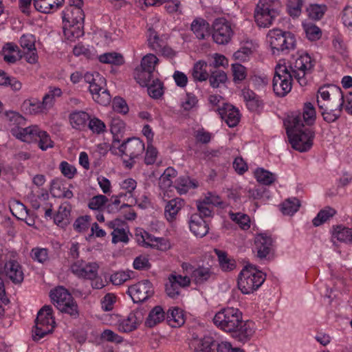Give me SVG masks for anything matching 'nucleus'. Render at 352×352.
Returning a JSON list of instances; mask_svg holds the SVG:
<instances>
[{
	"label": "nucleus",
	"mask_w": 352,
	"mask_h": 352,
	"mask_svg": "<svg viewBox=\"0 0 352 352\" xmlns=\"http://www.w3.org/2000/svg\"><path fill=\"white\" fill-rule=\"evenodd\" d=\"M314 66V61L307 53L293 56L289 65L277 64L272 81L275 94L284 97L289 94L292 90L294 78L300 86L306 85V76L311 72Z\"/></svg>",
	"instance_id": "obj_1"
},
{
	"label": "nucleus",
	"mask_w": 352,
	"mask_h": 352,
	"mask_svg": "<svg viewBox=\"0 0 352 352\" xmlns=\"http://www.w3.org/2000/svg\"><path fill=\"white\" fill-rule=\"evenodd\" d=\"M213 322L219 329L232 333V337L241 342L250 340L254 333V323L243 320L242 313L237 308L221 309L214 315Z\"/></svg>",
	"instance_id": "obj_2"
},
{
	"label": "nucleus",
	"mask_w": 352,
	"mask_h": 352,
	"mask_svg": "<svg viewBox=\"0 0 352 352\" xmlns=\"http://www.w3.org/2000/svg\"><path fill=\"white\" fill-rule=\"evenodd\" d=\"M287 122V134L292 148L300 152L309 151L313 145L315 134L310 128L302 124L301 115H292Z\"/></svg>",
	"instance_id": "obj_3"
},
{
	"label": "nucleus",
	"mask_w": 352,
	"mask_h": 352,
	"mask_svg": "<svg viewBox=\"0 0 352 352\" xmlns=\"http://www.w3.org/2000/svg\"><path fill=\"white\" fill-rule=\"evenodd\" d=\"M282 8L280 0H260L254 11V19L259 27L267 28L280 14Z\"/></svg>",
	"instance_id": "obj_4"
},
{
	"label": "nucleus",
	"mask_w": 352,
	"mask_h": 352,
	"mask_svg": "<svg viewBox=\"0 0 352 352\" xmlns=\"http://www.w3.org/2000/svg\"><path fill=\"white\" fill-rule=\"evenodd\" d=\"M267 38L274 55L288 54L296 47L295 36L290 32L273 29L269 31Z\"/></svg>",
	"instance_id": "obj_5"
},
{
	"label": "nucleus",
	"mask_w": 352,
	"mask_h": 352,
	"mask_svg": "<svg viewBox=\"0 0 352 352\" xmlns=\"http://www.w3.org/2000/svg\"><path fill=\"white\" fill-rule=\"evenodd\" d=\"M266 275L252 265H247L238 277V287L243 294H250L257 290L264 283Z\"/></svg>",
	"instance_id": "obj_6"
},
{
	"label": "nucleus",
	"mask_w": 352,
	"mask_h": 352,
	"mask_svg": "<svg viewBox=\"0 0 352 352\" xmlns=\"http://www.w3.org/2000/svg\"><path fill=\"white\" fill-rule=\"evenodd\" d=\"M50 298L54 306L63 313L76 318L78 308L72 294L63 287H58L50 292Z\"/></svg>",
	"instance_id": "obj_7"
},
{
	"label": "nucleus",
	"mask_w": 352,
	"mask_h": 352,
	"mask_svg": "<svg viewBox=\"0 0 352 352\" xmlns=\"http://www.w3.org/2000/svg\"><path fill=\"white\" fill-rule=\"evenodd\" d=\"M85 80L89 84V90L94 100L101 105H108L111 97L109 91L104 87V79L98 73H96L95 75L87 73L85 75Z\"/></svg>",
	"instance_id": "obj_8"
},
{
	"label": "nucleus",
	"mask_w": 352,
	"mask_h": 352,
	"mask_svg": "<svg viewBox=\"0 0 352 352\" xmlns=\"http://www.w3.org/2000/svg\"><path fill=\"white\" fill-rule=\"evenodd\" d=\"M35 329L32 331L34 340H39L47 334L52 333L55 324L52 316V307L50 305H45L37 314Z\"/></svg>",
	"instance_id": "obj_9"
},
{
	"label": "nucleus",
	"mask_w": 352,
	"mask_h": 352,
	"mask_svg": "<svg viewBox=\"0 0 352 352\" xmlns=\"http://www.w3.org/2000/svg\"><path fill=\"white\" fill-rule=\"evenodd\" d=\"M1 251L6 260L3 267V272L6 276L14 284H21L24 279V273L21 265L16 261L17 252L7 248Z\"/></svg>",
	"instance_id": "obj_10"
},
{
	"label": "nucleus",
	"mask_w": 352,
	"mask_h": 352,
	"mask_svg": "<svg viewBox=\"0 0 352 352\" xmlns=\"http://www.w3.org/2000/svg\"><path fill=\"white\" fill-rule=\"evenodd\" d=\"M274 241L265 233H260L254 237V250L260 259L270 260L274 255Z\"/></svg>",
	"instance_id": "obj_11"
},
{
	"label": "nucleus",
	"mask_w": 352,
	"mask_h": 352,
	"mask_svg": "<svg viewBox=\"0 0 352 352\" xmlns=\"http://www.w3.org/2000/svg\"><path fill=\"white\" fill-rule=\"evenodd\" d=\"M233 34L231 25L224 18L216 19L212 23V36L214 41L219 45L227 44Z\"/></svg>",
	"instance_id": "obj_12"
},
{
	"label": "nucleus",
	"mask_w": 352,
	"mask_h": 352,
	"mask_svg": "<svg viewBox=\"0 0 352 352\" xmlns=\"http://www.w3.org/2000/svg\"><path fill=\"white\" fill-rule=\"evenodd\" d=\"M69 5L63 11V23L84 24L85 14L82 9V0H69Z\"/></svg>",
	"instance_id": "obj_13"
},
{
	"label": "nucleus",
	"mask_w": 352,
	"mask_h": 352,
	"mask_svg": "<svg viewBox=\"0 0 352 352\" xmlns=\"http://www.w3.org/2000/svg\"><path fill=\"white\" fill-rule=\"evenodd\" d=\"M127 294L134 302L138 303L144 302L152 296L154 289L152 283L148 280H144L129 287Z\"/></svg>",
	"instance_id": "obj_14"
},
{
	"label": "nucleus",
	"mask_w": 352,
	"mask_h": 352,
	"mask_svg": "<svg viewBox=\"0 0 352 352\" xmlns=\"http://www.w3.org/2000/svg\"><path fill=\"white\" fill-rule=\"evenodd\" d=\"M185 274L190 275V278L196 285H201L214 276L210 267L199 266L195 267L188 263H183L181 265Z\"/></svg>",
	"instance_id": "obj_15"
},
{
	"label": "nucleus",
	"mask_w": 352,
	"mask_h": 352,
	"mask_svg": "<svg viewBox=\"0 0 352 352\" xmlns=\"http://www.w3.org/2000/svg\"><path fill=\"white\" fill-rule=\"evenodd\" d=\"M99 266L96 263H86L77 261L71 265L72 272L78 278L94 279L98 275Z\"/></svg>",
	"instance_id": "obj_16"
},
{
	"label": "nucleus",
	"mask_w": 352,
	"mask_h": 352,
	"mask_svg": "<svg viewBox=\"0 0 352 352\" xmlns=\"http://www.w3.org/2000/svg\"><path fill=\"white\" fill-rule=\"evenodd\" d=\"M107 226L113 230L111 234L112 235V243H118L122 242L127 243L129 241L128 233L129 232V227L126 223L120 219H116L107 223Z\"/></svg>",
	"instance_id": "obj_17"
},
{
	"label": "nucleus",
	"mask_w": 352,
	"mask_h": 352,
	"mask_svg": "<svg viewBox=\"0 0 352 352\" xmlns=\"http://www.w3.org/2000/svg\"><path fill=\"white\" fill-rule=\"evenodd\" d=\"M144 144L139 138H129L119 147L122 155L128 157L131 160L141 155L144 151Z\"/></svg>",
	"instance_id": "obj_18"
},
{
	"label": "nucleus",
	"mask_w": 352,
	"mask_h": 352,
	"mask_svg": "<svg viewBox=\"0 0 352 352\" xmlns=\"http://www.w3.org/2000/svg\"><path fill=\"white\" fill-rule=\"evenodd\" d=\"M35 43L36 38L32 34H23L19 40L20 45L23 50L22 52L23 56L30 64H34L38 60Z\"/></svg>",
	"instance_id": "obj_19"
},
{
	"label": "nucleus",
	"mask_w": 352,
	"mask_h": 352,
	"mask_svg": "<svg viewBox=\"0 0 352 352\" xmlns=\"http://www.w3.org/2000/svg\"><path fill=\"white\" fill-rule=\"evenodd\" d=\"M222 342L216 341L212 336L193 338L190 343L191 348L197 352H221Z\"/></svg>",
	"instance_id": "obj_20"
},
{
	"label": "nucleus",
	"mask_w": 352,
	"mask_h": 352,
	"mask_svg": "<svg viewBox=\"0 0 352 352\" xmlns=\"http://www.w3.org/2000/svg\"><path fill=\"white\" fill-rule=\"evenodd\" d=\"M143 310L136 309L131 312L126 318L119 320L118 329L121 332H131L136 329L138 326L143 321Z\"/></svg>",
	"instance_id": "obj_21"
},
{
	"label": "nucleus",
	"mask_w": 352,
	"mask_h": 352,
	"mask_svg": "<svg viewBox=\"0 0 352 352\" xmlns=\"http://www.w3.org/2000/svg\"><path fill=\"white\" fill-rule=\"evenodd\" d=\"M317 103L324 120L328 123H331L335 122L340 117L341 111L344 104V96H341L340 103L335 109L329 107L328 104L322 103L319 98H318Z\"/></svg>",
	"instance_id": "obj_22"
},
{
	"label": "nucleus",
	"mask_w": 352,
	"mask_h": 352,
	"mask_svg": "<svg viewBox=\"0 0 352 352\" xmlns=\"http://www.w3.org/2000/svg\"><path fill=\"white\" fill-rule=\"evenodd\" d=\"M219 114L229 127L236 126L241 118L240 112L238 109L230 104L225 103L217 109Z\"/></svg>",
	"instance_id": "obj_23"
},
{
	"label": "nucleus",
	"mask_w": 352,
	"mask_h": 352,
	"mask_svg": "<svg viewBox=\"0 0 352 352\" xmlns=\"http://www.w3.org/2000/svg\"><path fill=\"white\" fill-rule=\"evenodd\" d=\"M190 231L198 237H203L207 234L209 230L208 223L201 215L197 213L191 215L189 221Z\"/></svg>",
	"instance_id": "obj_24"
},
{
	"label": "nucleus",
	"mask_w": 352,
	"mask_h": 352,
	"mask_svg": "<svg viewBox=\"0 0 352 352\" xmlns=\"http://www.w3.org/2000/svg\"><path fill=\"white\" fill-rule=\"evenodd\" d=\"M184 206L185 201L180 197L168 201L164 206V215L167 221L171 222L175 220L179 212Z\"/></svg>",
	"instance_id": "obj_25"
},
{
	"label": "nucleus",
	"mask_w": 352,
	"mask_h": 352,
	"mask_svg": "<svg viewBox=\"0 0 352 352\" xmlns=\"http://www.w3.org/2000/svg\"><path fill=\"white\" fill-rule=\"evenodd\" d=\"M89 120V114L84 111H74L69 115V121L72 127L78 131L85 130Z\"/></svg>",
	"instance_id": "obj_26"
},
{
	"label": "nucleus",
	"mask_w": 352,
	"mask_h": 352,
	"mask_svg": "<svg viewBox=\"0 0 352 352\" xmlns=\"http://www.w3.org/2000/svg\"><path fill=\"white\" fill-rule=\"evenodd\" d=\"M72 205L65 201L58 207V211L54 215V222L57 226L64 228L69 223Z\"/></svg>",
	"instance_id": "obj_27"
},
{
	"label": "nucleus",
	"mask_w": 352,
	"mask_h": 352,
	"mask_svg": "<svg viewBox=\"0 0 352 352\" xmlns=\"http://www.w3.org/2000/svg\"><path fill=\"white\" fill-rule=\"evenodd\" d=\"M190 30L199 40L205 39L210 34V24L203 18L195 19L190 25Z\"/></svg>",
	"instance_id": "obj_28"
},
{
	"label": "nucleus",
	"mask_w": 352,
	"mask_h": 352,
	"mask_svg": "<svg viewBox=\"0 0 352 352\" xmlns=\"http://www.w3.org/2000/svg\"><path fill=\"white\" fill-rule=\"evenodd\" d=\"M40 129L36 125L30 126L25 128H19L17 130L12 129V134L16 138L23 142H30L34 140H37V135L39 133Z\"/></svg>",
	"instance_id": "obj_29"
},
{
	"label": "nucleus",
	"mask_w": 352,
	"mask_h": 352,
	"mask_svg": "<svg viewBox=\"0 0 352 352\" xmlns=\"http://www.w3.org/2000/svg\"><path fill=\"white\" fill-rule=\"evenodd\" d=\"M2 52L3 60L9 64L15 63L23 57L22 52L16 44L12 43H6L3 47Z\"/></svg>",
	"instance_id": "obj_30"
},
{
	"label": "nucleus",
	"mask_w": 352,
	"mask_h": 352,
	"mask_svg": "<svg viewBox=\"0 0 352 352\" xmlns=\"http://www.w3.org/2000/svg\"><path fill=\"white\" fill-rule=\"evenodd\" d=\"M242 95L249 110L256 111L260 108L263 107V100L253 91L249 89H245L242 91Z\"/></svg>",
	"instance_id": "obj_31"
},
{
	"label": "nucleus",
	"mask_w": 352,
	"mask_h": 352,
	"mask_svg": "<svg viewBox=\"0 0 352 352\" xmlns=\"http://www.w3.org/2000/svg\"><path fill=\"white\" fill-rule=\"evenodd\" d=\"M84 24H70L64 23L63 33L68 41H74L84 35Z\"/></svg>",
	"instance_id": "obj_32"
},
{
	"label": "nucleus",
	"mask_w": 352,
	"mask_h": 352,
	"mask_svg": "<svg viewBox=\"0 0 352 352\" xmlns=\"http://www.w3.org/2000/svg\"><path fill=\"white\" fill-rule=\"evenodd\" d=\"M64 0H34L36 10L43 13H50L57 10Z\"/></svg>",
	"instance_id": "obj_33"
},
{
	"label": "nucleus",
	"mask_w": 352,
	"mask_h": 352,
	"mask_svg": "<svg viewBox=\"0 0 352 352\" xmlns=\"http://www.w3.org/2000/svg\"><path fill=\"white\" fill-rule=\"evenodd\" d=\"M198 183L195 179H191L188 176H180L175 182V188L179 195L186 194L190 189L196 188Z\"/></svg>",
	"instance_id": "obj_34"
},
{
	"label": "nucleus",
	"mask_w": 352,
	"mask_h": 352,
	"mask_svg": "<svg viewBox=\"0 0 352 352\" xmlns=\"http://www.w3.org/2000/svg\"><path fill=\"white\" fill-rule=\"evenodd\" d=\"M9 208L12 215L19 220H26L29 214V210L26 206L16 199L10 201Z\"/></svg>",
	"instance_id": "obj_35"
},
{
	"label": "nucleus",
	"mask_w": 352,
	"mask_h": 352,
	"mask_svg": "<svg viewBox=\"0 0 352 352\" xmlns=\"http://www.w3.org/2000/svg\"><path fill=\"white\" fill-rule=\"evenodd\" d=\"M332 236L341 242L352 244V228L342 225L333 226Z\"/></svg>",
	"instance_id": "obj_36"
},
{
	"label": "nucleus",
	"mask_w": 352,
	"mask_h": 352,
	"mask_svg": "<svg viewBox=\"0 0 352 352\" xmlns=\"http://www.w3.org/2000/svg\"><path fill=\"white\" fill-rule=\"evenodd\" d=\"M331 94H338L339 95L340 98H341V96H343L340 87L328 85L319 88L317 98H319V99L322 100V103H325L326 102L329 103Z\"/></svg>",
	"instance_id": "obj_37"
},
{
	"label": "nucleus",
	"mask_w": 352,
	"mask_h": 352,
	"mask_svg": "<svg viewBox=\"0 0 352 352\" xmlns=\"http://www.w3.org/2000/svg\"><path fill=\"white\" fill-rule=\"evenodd\" d=\"M300 114L302 117V124H305L311 126L314 124L316 118V111L314 105L311 102H306L304 104L302 113H295L292 115Z\"/></svg>",
	"instance_id": "obj_38"
},
{
	"label": "nucleus",
	"mask_w": 352,
	"mask_h": 352,
	"mask_svg": "<svg viewBox=\"0 0 352 352\" xmlns=\"http://www.w3.org/2000/svg\"><path fill=\"white\" fill-rule=\"evenodd\" d=\"M164 319L165 312L162 307L160 306H155L150 311L146 320V325L149 327H153L162 322Z\"/></svg>",
	"instance_id": "obj_39"
},
{
	"label": "nucleus",
	"mask_w": 352,
	"mask_h": 352,
	"mask_svg": "<svg viewBox=\"0 0 352 352\" xmlns=\"http://www.w3.org/2000/svg\"><path fill=\"white\" fill-rule=\"evenodd\" d=\"M207 63L204 60H199L195 63L192 69V76L195 81L203 82L208 79V73L206 71Z\"/></svg>",
	"instance_id": "obj_40"
},
{
	"label": "nucleus",
	"mask_w": 352,
	"mask_h": 352,
	"mask_svg": "<svg viewBox=\"0 0 352 352\" xmlns=\"http://www.w3.org/2000/svg\"><path fill=\"white\" fill-rule=\"evenodd\" d=\"M147 41L148 46L157 52L162 46H164L166 40L162 36H160L153 28H150L147 32Z\"/></svg>",
	"instance_id": "obj_41"
},
{
	"label": "nucleus",
	"mask_w": 352,
	"mask_h": 352,
	"mask_svg": "<svg viewBox=\"0 0 352 352\" xmlns=\"http://www.w3.org/2000/svg\"><path fill=\"white\" fill-rule=\"evenodd\" d=\"M166 318L173 327H179L184 323L182 311L177 307L169 309L166 314Z\"/></svg>",
	"instance_id": "obj_42"
},
{
	"label": "nucleus",
	"mask_w": 352,
	"mask_h": 352,
	"mask_svg": "<svg viewBox=\"0 0 352 352\" xmlns=\"http://www.w3.org/2000/svg\"><path fill=\"white\" fill-rule=\"evenodd\" d=\"M134 78L137 82L142 87L148 86L153 80H155V72L136 68L134 72Z\"/></svg>",
	"instance_id": "obj_43"
},
{
	"label": "nucleus",
	"mask_w": 352,
	"mask_h": 352,
	"mask_svg": "<svg viewBox=\"0 0 352 352\" xmlns=\"http://www.w3.org/2000/svg\"><path fill=\"white\" fill-rule=\"evenodd\" d=\"M23 108L30 114H36L47 111L43 102L37 99L25 100Z\"/></svg>",
	"instance_id": "obj_44"
},
{
	"label": "nucleus",
	"mask_w": 352,
	"mask_h": 352,
	"mask_svg": "<svg viewBox=\"0 0 352 352\" xmlns=\"http://www.w3.org/2000/svg\"><path fill=\"white\" fill-rule=\"evenodd\" d=\"M336 214V210L334 208L329 206L325 207L318 213L315 218H314L312 221L313 224L316 227L319 226L328 221L330 218L333 217Z\"/></svg>",
	"instance_id": "obj_45"
},
{
	"label": "nucleus",
	"mask_w": 352,
	"mask_h": 352,
	"mask_svg": "<svg viewBox=\"0 0 352 352\" xmlns=\"http://www.w3.org/2000/svg\"><path fill=\"white\" fill-rule=\"evenodd\" d=\"M254 176L258 182L267 186L272 184L276 180L274 174L262 168H258L255 170Z\"/></svg>",
	"instance_id": "obj_46"
},
{
	"label": "nucleus",
	"mask_w": 352,
	"mask_h": 352,
	"mask_svg": "<svg viewBox=\"0 0 352 352\" xmlns=\"http://www.w3.org/2000/svg\"><path fill=\"white\" fill-rule=\"evenodd\" d=\"M62 95V91L59 87H50L48 92L43 96L42 102L47 110L51 109L57 97Z\"/></svg>",
	"instance_id": "obj_47"
},
{
	"label": "nucleus",
	"mask_w": 352,
	"mask_h": 352,
	"mask_svg": "<svg viewBox=\"0 0 352 352\" xmlns=\"http://www.w3.org/2000/svg\"><path fill=\"white\" fill-rule=\"evenodd\" d=\"M300 206L299 199L296 197L289 198L281 204V211L284 214L293 215Z\"/></svg>",
	"instance_id": "obj_48"
},
{
	"label": "nucleus",
	"mask_w": 352,
	"mask_h": 352,
	"mask_svg": "<svg viewBox=\"0 0 352 352\" xmlns=\"http://www.w3.org/2000/svg\"><path fill=\"white\" fill-rule=\"evenodd\" d=\"M0 85L10 86L13 91H19L22 87V83L16 78L10 77L5 72L0 70Z\"/></svg>",
	"instance_id": "obj_49"
},
{
	"label": "nucleus",
	"mask_w": 352,
	"mask_h": 352,
	"mask_svg": "<svg viewBox=\"0 0 352 352\" xmlns=\"http://www.w3.org/2000/svg\"><path fill=\"white\" fill-rule=\"evenodd\" d=\"M177 172L172 167H168L165 169L159 179V186L162 189H165L171 186L173 179L176 177Z\"/></svg>",
	"instance_id": "obj_50"
},
{
	"label": "nucleus",
	"mask_w": 352,
	"mask_h": 352,
	"mask_svg": "<svg viewBox=\"0 0 352 352\" xmlns=\"http://www.w3.org/2000/svg\"><path fill=\"white\" fill-rule=\"evenodd\" d=\"M100 62L106 64H113L120 65L124 63L123 56L116 52L104 53L99 56Z\"/></svg>",
	"instance_id": "obj_51"
},
{
	"label": "nucleus",
	"mask_w": 352,
	"mask_h": 352,
	"mask_svg": "<svg viewBox=\"0 0 352 352\" xmlns=\"http://www.w3.org/2000/svg\"><path fill=\"white\" fill-rule=\"evenodd\" d=\"M326 11L327 6L324 4H311L307 8L309 17L315 21L322 19Z\"/></svg>",
	"instance_id": "obj_52"
},
{
	"label": "nucleus",
	"mask_w": 352,
	"mask_h": 352,
	"mask_svg": "<svg viewBox=\"0 0 352 352\" xmlns=\"http://www.w3.org/2000/svg\"><path fill=\"white\" fill-rule=\"evenodd\" d=\"M146 87L148 94L153 98H160L164 94L163 83L157 78H155V80H153Z\"/></svg>",
	"instance_id": "obj_53"
},
{
	"label": "nucleus",
	"mask_w": 352,
	"mask_h": 352,
	"mask_svg": "<svg viewBox=\"0 0 352 352\" xmlns=\"http://www.w3.org/2000/svg\"><path fill=\"white\" fill-rule=\"evenodd\" d=\"M210 85L213 88H217L221 84H223L227 80V75L225 72L220 69H216L208 76Z\"/></svg>",
	"instance_id": "obj_54"
},
{
	"label": "nucleus",
	"mask_w": 352,
	"mask_h": 352,
	"mask_svg": "<svg viewBox=\"0 0 352 352\" xmlns=\"http://www.w3.org/2000/svg\"><path fill=\"white\" fill-rule=\"evenodd\" d=\"M158 60L156 56L148 54L142 58L140 66L138 68L155 72V65L158 63Z\"/></svg>",
	"instance_id": "obj_55"
},
{
	"label": "nucleus",
	"mask_w": 352,
	"mask_h": 352,
	"mask_svg": "<svg viewBox=\"0 0 352 352\" xmlns=\"http://www.w3.org/2000/svg\"><path fill=\"white\" fill-rule=\"evenodd\" d=\"M221 269L224 271H231L236 267L235 261L228 257L227 254L221 250L217 251Z\"/></svg>",
	"instance_id": "obj_56"
},
{
	"label": "nucleus",
	"mask_w": 352,
	"mask_h": 352,
	"mask_svg": "<svg viewBox=\"0 0 352 352\" xmlns=\"http://www.w3.org/2000/svg\"><path fill=\"white\" fill-rule=\"evenodd\" d=\"M87 127L96 134H101L106 131V125L104 122L96 117L90 118Z\"/></svg>",
	"instance_id": "obj_57"
},
{
	"label": "nucleus",
	"mask_w": 352,
	"mask_h": 352,
	"mask_svg": "<svg viewBox=\"0 0 352 352\" xmlns=\"http://www.w3.org/2000/svg\"><path fill=\"white\" fill-rule=\"evenodd\" d=\"M31 257L34 261L45 263L49 260L48 250L46 248H34L31 251Z\"/></svg>",
	"instance_id": "obj_58"
},
{
	"label": "nucleus",
	"mask_w": 352,
	"mask_h": 352,
	"mask_svg": "<svg viewBox=\"0 0 352 352\" xmlns=\"http://www.w3.org/2000/svg\"><path fill=\"white\" fill-rule=\"evenodd\" d=\"M230 218L235 221L243 230H248L250 227V219L248 215L243 213H231Z\"/></svg>",
	"instance_id": "obj_59"
},
{
	"label": "nucleus",
	"mask_w": 352,
	"mask_h": 352,
	"mask_svg": "<svg viewBox=\"0 0 352 352\" xmlns=\"http://www.w3.org/2000/svg\"><path fill=\"white\" fill-rule=\"evenodd\" d=\"M37 139H38V146L42 151H46L47 148H52L54 146V144L50 136L45 131L40 129L37 135Z\"/></svg>",
	"instance_id": "obj_60"
},
{
	"label": "nucleus",
	"mask_w": 352,
	"mask_h": 352,
	"mask_svg": "<svg viewBox=\"0 0 352 352\" xmlns=\"http://www.w3.org/2000/svg\"><path fill=\"white\" fill-rule=\"evenodd\" d=\"M91 217L89 215L81 216L77 218L74 224V229L78 232H85L88 230Z\"/></svg>",
	"instance_id": "obj_61"
},
{
	"label": "nucleus",
	"mask_w": 352,
	"mask_h": 352,
	"mask_svg": "<svg viewBox=\"0 0 352 352\" xmlns=\"http://www.w3.org/2000/svg\"><path fill=\"white\" fill-rule=\"evenodd\" d=\"M305 31L307 38L315 41L319 40L322 36L321 30L314 24H308L305 27Z\"/></svg>",
	"instance_id": "obj_62"
},
{
	"label": "nucleus",
	"mask_w": 352,
	"mask_h": 352,
	"mask_svg": "<svg viewBox=\"0 0 352 352\" xmlns=\"http://www.w3.org/2000/svg\"><path fill=\"white\" fill-rule=\"evenodd\" d=\"M108 201V198L104 195H96L89 200L88 206L91 210H100L107 204Z\"/></svg>",
	"instance_id": "obj_63"
},
{
	"label": "nucleus",
	"mask_w": 352,
	"mask_h": 352,
	"mask_svg": "<svg viewBox=\"0 0 352 352\" xmlns=\"http://www.w3.org/2000/svg\"><path fill=\"white\" fill-rule=\"evenodd\" d=\"M232 69L233 74V80L235 82H241L243 80L246 76V69L241 64L235 63L232 65Z\"/></svg>",
	"instance_id": "obj_64"
}]
</instances>
